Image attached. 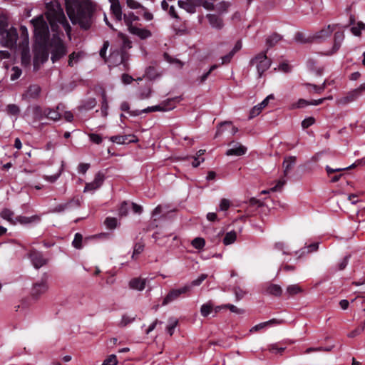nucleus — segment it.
<instances>
[{
	"instance_id": "obj_1",
	"label": "nucleus",
	"mask_w": 365,
	"mask_h": 365,
	"mask_svg": "<svg viewBox=\"0 0 365 365\" xmlns=\"http://www.w3.org/2000/svg\"><path fill=\"white\" fill-rule=\"evenodd\" d=\"M46 19L51 30L54 32L53 38L48 39V26L44 16L41 15L31 21L34 29L36 44L34 46V66L38 69L41 64L47 61L48 53L51 54V60L54 63L66 54V48L58 36L59 25L62 26L69 34L71 26L64 15L63 9L56 1L46 4Z\"/></svg>"
},
{
	"instance_id": "obj_2",
	"label": "nucleus",
	"mask_w": 365,
	"mask_h": 365,
	"mask_svg": "<svg viewBox=\"0 0 365 365\" xmlns=\"http://www.w3.org/2000/svg\"><path fill=\"white\" fill-rule=\"evenodd\" d=\"M67 14L73 24H78L84 29L92 24L94 4L89 0H65Z\"/></svg>"
},
{
	"instance_id": "obj_3",
	"label": "nucleus",
	"mask_w": 365,
	"mask_h": 365,
	"mask_svg": "<svg viewBox=\"0 0 365 365\" xmlns=\"http://www.w3.org/2000/svg\"><path fill=\"white\" fill-rule=\"evenodd\" d=\"M215 0H180L178 5L189 13L195 12V6H202L207 10L216 9L218 11H223L228 7V4L222 1L214 6Z\"/></svg>"
},
{
	"instance_id": "obj_4",
	"label": "nucleus",
	"mask_w": 365,
	"mask_h": 365,
	"mask_svg": "<svg viewBox=\"0 0 365 365\" xmlns=\"http://www.w3.org/2000/svg\"><path fill=\"white\" fill-rule=\"evenodd\" d=\"M182 100V96H175L173 98H168L165 101H163L160 103L148 106L143 110H134L130 112L131 116H138L142 113H148L151 112H167L174 109L177 104Z\"/></svg>"
},
{
	"instance_id": "obj_5",
	"label": "nucleus",
	"mask_w": 365,
	"mask_h": 365,
	"mask_svg": "<svg viewBox=\"0 0 365 365\" xmlns=\"http://www.w3.org/2000/svg\"><path fill=\"white\" fill-rule=\"evenodd\" d=\"M18 34L14 28L5 29L0 27V43L6 48H12L16 46Z\"/></svg>"
},
{
	"instance_id": "obj_6",
	"label": "nucleus",
	"mask_w": 365,
	"mask_h": 365,
	"mask_svg": "<svg viewBox=\"0 0 365 365\" xmlns=\"http://www.w3.org/2000/svg\"><path fill=\"white\" fill-rule=\"evenodd\" d=\"M191 291V286H183L178 289H171L167 295L163 298L162 306H165L180 297L189 296Z\"/></svg>"
},
{
	"instance_id": "obj_7",
	"label": "nucleus",
	"mask_w": 365,
	"mask_h": 365,
	"mask_svg": "<svg viewBox=\"0 0 365 365\" xmlns=\"http://www.w3.org/2000/svg\"><path fill=\"white\" fill-rule=\"evenodd\" d=\"M250 64L256 67L258 76L261 77L263 73L270 67L271 61L265 53H260L251 60Z\"/></svg>"
},
{
	"instance_id": "obj_8",
	"label": "nucleus",
	"mask_w": 365,
	"mask_h": 365,
	"mask_svg": "<svg viewBox=\"0 0 365 365\" xmlns=\"http://www.w3.org/2000/svg\"><path fill=\"white\" fill-rule=\"evenodd\" d=\"M48 274L44 273L39 282L34 283L31 290V296L32 299L37 300L42 294L47 292L48 289Z\"/></svg>"
},
{
	"instance_id": "obj_9",
	"label": "nucleus",
	"mask_w": 365,
	"mask_h": 365,
	"mask_svg": "<svg viewBox=\"0 0 365 365\" xmlns=\"http://www.w3.org/2000/svg\"><path fill=\"white\" fill-rule=\"evenodd\" d=\"M21 30L24 40L21 45V63L24 66H27L30 63V54L29 49V35L27 29L25 26H21Z\"/></svg>"
},
{
	"instance_id": "obj_10",
	"label": "nucleus",
	"mask_w": 365,
	"mask_h": 365,
	"mask_svg": "<svg viewBox=\"0 0 365 365\" xmlns=\"http://www.w3.org/2000/svg\"><path fill=\"white\" fill-rule=\"evenodd\" d=\"M332 96H328L324 98H319L317 100H311L307 101L303 98H300L297 102L293 103L289 106L290 110H294L297 108H303L308 106H318L323 103L324 101L327 100H332Z\"/></svg>"
},
{
	"instance_id": "obj_11",
	"label": "nucleus",
	"mask_w": 365,
	"mask_h": 365,
	"mask_svg": "<svg viewBox=\"0 0 365 365\" xmlns=\"http://www.w3.org/2000/svg\"><path fill=\"white\" fill-rule=\"evenodd\" d=\"M337 25L329 24L320 30L310 34L309 38L311 40L324 41L327 39L336 29Z\"/></svg>"
},
{
	"instance_id": "obj_12",
	"label": "nucleus",
	"mask_w": 365,
	"mask_h": 365,
	"mask_svg": "<svg viewBox=\"0 0 365 365\" xmlns=\"http://www.w3.org/2000/svg\"><path fill=\"white\" fill-rule=\"evenodd\" d=\"M105 179V173L103 171H98L95 175L94 179L92 182L86 183L83 192H94L101 187Z\"/></svg>"
},
{
	"instance_id": "obj_13",
	"label": "nucleus",
	"mask_w": 365,
	"mask_h": 365,
	"mask_svg": "<svg viewBox=\"0 0 365 365\" xmlns=\"http://www.w3.org/2000/svg\"><path fill=\"white\" fill-rule=\"evenodd\" d=\"M29 258L36 269H39L47 264L48 259L43 257L42 252L32 250L29 254Z\"/></svg>"
},
{
	"instance_id": "obj_14",
	"label": "nucleus",
	"mask_w": 365,
	"mask_h": 365,
	"mask_svg": "<svg viewBox=\"0 0 365 365\" xmlns=\"http://www.w3.org/2000/svg\"><path fill=\"white\" fill-rule=\"evenodd\" d=\"M274 96L272 93L267 96L260 103L255 106L250 111L249 119H252L259 115L262 110L267 106L269 100H274Z\"/></svg>"
},
{
	"instance_id": "obj_15",
	"label": "nucleus",
	"mask_w": 365,
	"mask_h": 365,
	"mask_svg": "<svg viewBox=\"0 0 365 365\" xmlns=\"http://www.w3.org/2000/svg\"><path fill=\"white\" fill-rule=\"evenodd\" d=\"M110 140L113 143H115L117 144H129L131 143H136L138 142V138L136 135L134 134H129V135H113L110 138Z\"/></svg>"
},
{
	"instance_id": "obj_16",
	"label": "nucleus",
	"mask_w": 365,
	"mask_h": 365,
	"mask_svg": "<svg viewBox=\"0 0 365 365\" xmlns=\"http://www.w3.org/2000/svg\"><path fill=\"white\" fill-rule=\"evenodd\" d=\"M344 35L341 31H336L334 34V45L329 51L325 53V55L331 56L335 53L341 47V45L344 41Z\"/></svg>"
},
{
	"instance_id": "obj_17",
	"label": "nucleus",
	"mask_w": 365,
	"mask_h": 365,
	"mask_svg": "<svg viewBox=\"0 0 365 365\" xmlns=\"http://www.w3.org/2000/svg\"><path fill=\"white\" fill-rule=\"evenodd\" d=\"M41 221V216L34 215L31 217L17 216L15 217L14 225L20 223L21 225L37 224Z\"/></svg>"
},
{
	"instance_id": "obj_18",
	"label": "nucleus",
	"mask_w": 365,
	"mask_h": 365,
	"mask_svg": "<svg viewBox=\"0 0 365 365\" xmlns=\"http://www.w3.org/2000/svg\"><path fill=\"white\" fill-rule=\"evenodd\" d=\"M96 104V99L95 98L89 97L82 100L77 108L80 112L88 111L93 109Z\"/></svg>"
},
{
	"instance_id": "obj_19",
	"label": "nucleus",
	"mask_w": 365,
	"mask_h": 365,
	"mask_svg": "<svg viewBox=\"0 0 365 365\" xmlns=\"http://www.w3.org/2000/svg\"><path fill=\"white\" fill-rule=\"evenodd\" d=\"M247 148L245 146L241 145L239 143H237L235 145L234 148L228 149L226 151V155L227 156H230V155L242 156L247 153Z\"/></svg>"
},
{
	"instance_id": "obj_20",
	"label": "nucleus",
	"mask_w": 365,
	"mask_h": 365,
	"mask_svg": "<svg viewBox=\"0 0 365 365\" xmlns=\"http://www.w3.org/2000/svg\"><path fill=\"white\" fill-rule=\"evenodd\" d=\"M307 67L309 70L315 72L317 74H321L323 71V68L314 56L309 57L307 59Z\"/></svg>"
},
{
	"instance_id": "obj_21",
	"label": "nucleus",
	"mask_w": 365,
	"mask_h": 365,
	"mask_svg": "<svg viewBox=\"0 0 365 365\" xmlns=\"http://www.w3.org/2000/svg\"><path fill=\"white\" fill-rule=\"evenodd\" d=\"M128 31L132 34L136 35L142 39H145L150 36V32L148 30L140 29L133 25H129Z\"/></svg>"
},
{
	"instance_id": "obj_22",
	"label": "nucleus",
	"mask_w": 365,
	"mask_h": 365,
	"mask_svg": "<svg viewBox=\"0 0 365 365\" xmlns=\"http://www.w3.org/2000/svg\"><path fill=\"white\" fill-rule=\"evenodd\" d=\"M146 285V279L140 277H135L130 279L129 282V287L132 289L142 291L145 289Z\"/></svg>"
},
{
	"instance_id": "obj_23",
	"label": "nucleus",
	"mask_w": 365,
	"mask_h": 365,
	"mask_svg": "<svg viewBox=\"0 0 365 365\" xmlns=\"http://www.w3.org/2000/svg\"><path fill=\"white\" fill-rule=\"evenodd\" d=\"M297 162V158L294 156H289L288 158H284L283 161V168L284 169V175L287 176L289 172L294 168L295 163Z\"/></svg>"
},
{
	"instance_id": "obj_24",
	"label": "nucleus",
	"mask_w": 365,
	"mask_h": 365,
	"mask_svg": "<svg viewBox=\"0 0 365 365\" xmlns=\"http://www.w3.org/2000/svg\"><path fill=\"white\" fill-rule=\"evenodd\" d=\"M110 11L116 21H120L122 20L121 6L118 1L110 2Z\"/></svg>"
},
{
	"instance_id": "obj_25",
	"label": "nucleus",
	"mask_w": 365,
	"mask_h": 365,
	"mask_svg": "<svg viewBox=\"0 0 365 365\" xmlns=\"http://www.w3.org/2000/svg\"><path fill=\"white\" fill-rule=\"evenodd\" d=\"M241 48H242V42L240 41H238L234 46L232 51L228 54L222 57V63L224 64V63H229L231 61V59L232 58V57L234 56V55L237 52H238Z\"/></svg>"
},
{
	"instance_id": "obj_26",
	"label": "nucleus",
	"mask_w": 365,
	"mask_h": 365,
	"mask_svg": "<svg viewBox=\"0 0 365 365\" xmlns=\"http://www.w3.org/2000/svg\"><path fill=\"white\" fill-rule=\"evenodd\" d=\"M358 93H348L346 96L337 99L336 103L339 106H346L354 101L358 97Z\"/></svg>"
},
{
	"instance_id": "obj_27",
	"label": "nucleus",
	"mask_w": 365,
	"mask_h": 365,
	"mask_svg": "<svg viewBox=\"0 0 365 365\" xmlns=\"http://www.w3.org/2000/svg\"><path fill=\"white\" fill-rule=\"evenodd\" d=\"M266 292L274 297H280L282 294V287L276 284H269L266 288Z\"/></svg>"
},
{
	"instance_id": "obj_28",
	"label": "nucleus",
	"mask_w": 365,
	"mask_h": 365,
	"mask_svg": "<svg viewBox=\"0 0 365 365\" xmlns=\"http://www.w3.org/2000/svg\"><path fill=\"white\" fill-rule=\"evenodd\" d=\"M303 289L299 287L298 284H292L287 287L286 292L284 293V296L287 298H289V297L296 295L299 293L303 292Z\"/></svg>"
},
{
	"instance_id": "obj_29",
	"label": "nucleus",
	"mask_w": 365,
	"mask_h": 365,
	"mask_svg": "<svg viewBox=\"0 0 365 365\" xmlns=\"http://www.w3.org/2000/svg\"><path fill=\"white\" fill-rule=\"evenodd\" d=\"M43 113L45 117L54 121L59 120L61 117V113L59 111L49 108H45L43 110Z\"/></svg>"
},
{
	"instance_id": "obj_30",
	"label": "nucleus",
	"mask_w": 365,
	"mask_h": 365,
	"mask_svg": "<svg viewBox=\"0 0 365 365\" xmlns=\"http://www.w3.org/2000/svg\"><path fill=\"white\" fill-rule=\"evenodd\" d=\"M73 204L75 205L76 207L80 206V202L78 199L77 200L72 199L71 200H70L64 204H59L57 206H56L54 211L58 212H63L65 210L69 208L71 206V205H73Z\"/></svg>"
},
{
	"instance_id": "obj_31",
	"label": "nucleus",
	"mask_w": 365,
	"mask_h": 365,
	"mask_svg": "<svg viewBox=\"0 0 365 365\" xmlns=\"http://www.w3.org/2000/svg\"><path fill=\"white\" fill-rule=\"evenodd\" d=\"M207 18L210 24L213 28L215 29H221L223 26L222 21L220 18L215 15L209 14L207 15Z\"/></svg>"
},
{
	"instance_id": "obj_32",
	"label": "nucleus",
	"mask_w": 365,
	"mask_h": 365,
	"mask_svg": "<svg viewBox=\"0 0 365 365\" xmlns=\"http://www.w3.org/2000/svg\"><path fill=\"white\" fill-rule=\"evenodd\" d=\"M214 304L211 301L203 304L200 307L201 315L204 317H207L212 311Z\"/></svg>"
},
{
	"instance_id": "obj_33",
	"label": "nucleus",
	"mask_w": 365,
	"mask_h": 365,
	"mask_svg": "<svg viewBox=\"0 0 365 365\" xmlns=\"http://www.w3.org/2000/svg\"><path fill=\"white\" fill-rule=\"evenodd\" d=\"M101 115L103 117L108 115V103L107 100L106 93H101Z\"/></svg>"
},
{
	"instance_id": "obj_34",
	"label": "nucleus",
	"mask_w": 365,
	"mask_h": 365,
	"mask_svg": "<svg viewBox=\"0 0 365 365\" xmlns=\"http://www.w3.org/2000/svg\"><path fill=\"white\" fill-rule=\"evenodd\" d=\"M104 225L108 229L114 230L120 225V223H118L117 218L107 217L104 221Z\"/></svg>"
},
{
	"instance_id": "obj_35",
	"label": "nucleus",
	"mask_w": 365,
	"mask_h": 365,
	"mask_svg": "<svg viewBox=\"0 0 365 365\" xmlns=\"http://www.w3.org/2000/svg\"><path fill=\"white\" fill-rule=\"evenodd\" d=\"M1 217L9 221L10 223L14 225L15 219H13L14 212L11 210L4 208L0 213Z\"/></svg>"
},
{
	"instance_id": "obj_36",
	"label": "nucleus",
	"mask_w": 365,
	"mask_h": 365,
	"mask_svg": "<svg viewBox=\"0 0 365 365\" xmlns=\"http://www.w3.org/2000/svg\"><path fill=\"white\" fill-rule=\"evenodd\" d=\"M237 238V234L235 231H230L225 234L223 239V243L225 245H229L235 242Z\"/></svg>"
},
{
	"instance_id": "obj_37",
	"label": "nucleus",
	"mask_w": 365,
	"mask_h": 365,
	"mask_svg": "<svg viewBox=\"0 0 365 365\" xmlns=\"http://www.w3.org/2000/svg\"><path fill=\"white\" fill-rule=\"evenodd\" d=\"M365 329V319L353 331L348 334V337L354 338L361 334Z\"/></svg>"
},
{
	"instance_id": "obj_38",
	"label": "nucleus",
	"mask_w": 365,
	"mask_h": 365,
	"mask_svg": "<svg viewBox=\"0 0 365 365\" xmlns=\"http://www.w3.org/2000/svg\"><path fill=\"white\" fill-rule=\"evenodd\" d=\"M169 324L166 327V331L170 336L174 334L175 329L178 324V320L174 317H170L168 319Z\"/></svg>"
},
{
	"instance_id": "obj_39",
	"label": "nucleus",
	"mask_w": 365,
	"mask_h": 365,
	"mask_svg": "<svg viewBox=\"0 0 365 365\" xmlns=\"http://www.w3.org/2000/svg\"><path fill=\"white\" fill-rule=\"evenodd\" d=\"M285 183H286V181L284 180H279L277 182V183L276 184V185H274V187H272V188H270L268 190H262L261 192V193L262 194H267V193H269L270 192L280 191Z\"/></svg>"
},
{
	"instance_id": "obj_40",
	"label": "nucleus",
	"mask_w": 365,
	"mask_h": 365,
	"mask_svg": "<svg viewBox=\"0 0 365 365\" xmlns=\"http://www.w3.org/2000/svg\"><path fill=\"white\" fill-rule=\"evenodd\" d=\"M6 111L10 115H18L20 113V108L16 104H9L6 108Z\"/></svg>"
},
{
	"instance_id": "obj_41",
	"label": "nucleus",
	"mask_w": 365,
	"mask_h": 365,
	"mask_svg": "<svg viewBox=\"0 0 365 365\" xmlns=\"http://www.w3.org/2000/svg\"><path fill=\"white\" fill-rule=\"evenodd\" d=\"M82 241H83V235L77 232L75 234L74 239L72 242V245L78 250H80L82 248Z\"/></svg>"
},
{
	"instance_id": "obj_42",
	"label": "nucleus",
	"mask_w": 365,
	"mask_h": 365,
	"mask_svg": "<svg viewBox=\"0 0 365 365\" xmlns=\"http://www.w3.org/2000/svg\"><path fill=\"white\" fill-rule=\"evenodd\" d=\"M227 125H229V126L232 125V122L231 121H224V122H221L220 123H219V125L217 126L215 138H217L221 135V134L225 130L224 127L227 126Z\"/></svg>"
},
{
	"instance_id": "obj_43",
	"label": "nucleus",
	"mask_w": 365,
	"mask_h": 365,
	"mask_svg": "<svg viewBox=\"0 0 365 365\" xmlns=\"http://www.w3.org/2000/svg\"><path fill=\"white\" fill-rule=\"evenodd\" d=\"M138 19V17L133 13L130 12L128 14L124 15V21L129 29V25H132V22L135 21Z\"/></svg>"
},
{
	"instance_id": "obj_44",
	"label": "nucleus",
	"mask_w": 365,
	"mask_h": 365,
	"mask_svg": "<svg viewBox=\"0 0 365 365\" xmlns=\"http://www.w3.org/2000/svg\"><path fill=\"white\" fill-rule=\"evenodd\" d=\"M128 204L126 201H123L118 209V215L120 217H125L128 214Z\"/></svg>"
},
{
	"instance_id": "obj_45",
	"label": "nucleus",
	"mask_w": 365,
	"mask_h": 365,
	"mask_svg": "<svg viewBox=\"0 0 365 365\" xmlns=\"http://www.w3.org/2000/svg\"><path fill=\"white\" fill-rule=\"evenodd\" d=\"M191 245L197 250H200L204 247L205 241L202 237H195L192 240Z\"/></svg>"
},
{
	"instance_id": "obj_46",
	"label": "nucleus",
	"mask_w": 365,
	"mask_h": 365,
	"mask_svg": "<svg viewBox=\"0 0 365 365\" xmlns=\"http://www.w3.org/2000/svg\"><path fill=\"white\" fill-rule=\"evenodd\" d=\"M145 245L142 242H136L133 247V252L132 255V258H134L135 256L140 255L144 250Z\"/></svg>"
},
{
	"instance_id": "obj_47",
	"label": "nucleus",
	"mask_w": 365,
	"mask_h": 365,
	"mask_svg": "<svg viewBox=\"0 0 365 365\" xmlns=\"http://www.w3.org/2000/svg\"><path fill=\"white\" fill-rule=\"evenodd\" d=\"M249 209H252V211L255 210L257 207L263 206V202L256 199L255 197H251L249 200Z\"/></svg>"
},
{
	"instance_id": "obj_48",
	"label": "nucleus",
	"mask_w": 365,
	"mask_h": 365,
	"mask_svg": "<svg viewBox=\"0 0 365 365\" xmlns=\"http://www.w3.org/2000/svg\"><path fill=\"white\" fill-rule=\"evenodd\" d=\"M207 277V274H201L196 279L191 282L190 284H185L186 286L192 287L199 286L202 284V282Z\"/></svg>"
},
{
	"instance_id": "obj_49",
	"label": "nucleus",
	"mask_w": 365,
	"mask_h": 365,
	"mask_svg": "<svg viewBox=\"0 0 365 365\" xmlns=\"http://www.w3.org/2000/svg\"><path fill=\"white\" fill-rule=\"evenodd\" d=\"M135 317H136V315H135L134 317H130L127 314H124L123 315L122 317V319H121V322H120V326L121 327H126L128 324L133 322L135 319Z\"/></svg>"
},
{
	"instance_id": "obj_50",
	"label": "nucleus",
	"mask_w": 365,
	"mask_h": 365,
	"mask_svg": "<svg viewBox=\"0 0 365 365\" xmlns=\"http://www.w3.org/2000/svg\"><path fill=\"white\" fill-rule=\"evenodd\" d=\"M224 308L228 309L230 312L237 314H242L245 313L244 309L237 308L236 306L231 304H224Z\"/></svg>"
},
{
	"instance_id": "obj_51",
	"label": "nucleus",
	"mask_w": 365,
	"mask_h": 365,
	"mask_svg": "<svg viewBox=\"0 0 365 365\" xmlns=\"http://www.w3.org/2000/svg\"><path fill=\"white\" fill-rule=\"evenodd\" d=\"M118 359L115 354L108 356L103 362L102 365H116Z\"/></svg>"
},
{
	"instance_id": "obj_52",
	"label": "nucleus",
	"mask_w": 365,
	"mask_h": 365,
	"mask_svg": "<svg viewBox=\"0 0 365 365\" xmlns=\"http://www.w3.org/2000/svg\"><path fill=\"white\" fill-rule=\"evenodd\" d=\"M43 110L44 109H43L40 106H35L33 108L34 115L38 119H42L45 117Z\"/></svg>"
},
{
	"instance_id": "obj_53",
	"label": "nucleus",
	"mask_w": 365,
	"mask_h": 365,
	"mask_svg": "<svg viewBox=\"0 0 365 365\" xmlns=\"http://www.w3.org/2000/svg\"><path fill=\"white\" fill-rule=\"evenodd\" d=\"M278 71L284 73H289L292 71V66L287 62L283 61L279 63Z\"/></svg>"
},
{
	"instance_id": "obj_54",
	"label": "nucleus",
	"mask_w": 365,
	"mask_h": 365,
	"mask_svg": "<svg viewBox=\"0 0 365 365\" xmlns=\"http://www.w3.org/2000/svg\"><path fill=\"white\" fill-rule=\"evenodd\" d=\"M365 29V25L363 23H358L356 26L351 28V32L355 36H359L361 30Z\"/></svg>"
},
{
	"instance_id": "obj_55",
	"label": "nucleus",
	"mask_w": 365,
	"mask_h": 365,
	"mask_svg": "<svg viewBox=\"0 0 365 365\" xmlns=\"http://www.w3.org/2000/svg\"><path fill=\"white\" fill-rule=\"evenodd\" d=\"M21 75V70L19 67L14 66L12 68L11 73V79L12 81H15L17 78H19Z\"/></svg>"
},
{
	"instance_id": "obj_56",
	"label": "nucleus",
	"mask_w": 365,
	"mask_h": 365,
	"mask_svg": "<svg viewBox=\"0 0 365 365\" xmlns=\"http://www.w3.org/2000/svg\"><path fill=\"white\" fill-rule=\"evenodd\" d=\"M315 123V118L314 117H309L304 119L302 122V127L305 129L308 128Z\"/></svg>"
},
{
	"instance_id": "obj_57",
	"label": "nucleus",
	"mask_w": 365,
	"mask_h": 365,
	"mask_svg": "<svg viewBox=\"0 0 365 365\" xmlns=\"http://www.w3.org/2000/svg\"><path fill=\"white\" fill-rule=\"evenodd\" d=\"M88 136L90 140L95 144L99 145L103 141L102 137L99 134L91 133L88 135Z\"/></svg>"
},
{
	"instance_id": "obj_58",
	"label": "nucleus",
	"mask_w": 365,
	"mask_h": 365,
	"mask_svg": "<svg viewBox=\"0 0 365 365\" xmlns=\"http://www.w3.org/2000/svg\"><path fill=\"white\" fill-rule=\"evenodd\" d=\"M230 207V202L229 200L223 198L221 200L219 207L221 211H226Z\"/></svg>"
},
{
	"instance_id": "obj_59",
	"label": "nucleus",
	"mask_w": 365,
	"mask_h": 365,
	"mask_svg": "<svg viewBox=\"0 0 365 365\" xmlns=\"http://www.w3.org/2000/svg\"><path fill=\"white\" fill-rule=\"evenodd\" d=\"M127 6L131 9H138L143 8V6L135 0H127Z\"/></svg>"
},
{
	"instance_id": "obj_60",
	"label": "nucleus",
	"mask_w": 365,
	"mask_h": 365,
	"mask_svg": "<svg viewBox=\"0 0 365 365\" xmlns=\"http://www.w3.org/2000/svg\"><path fill=\"white\" fill-rule=\"evenodd\" d=\"M286 347H279L277 344H271L269 346V350L272 353H282L285 350Z\"/></svg>"
},
{
	"instance_id": "obj_61",
	"label": "nucleus",
	"mask_w": 365,
	"mask_h": 365,
	"mask_svg": "<svg viewBox=\"0 0 365 365\" xmlns=\"http://www.w3.org/2000/svg\"><path fill=\"white\" fill-rule=\"evenodd\" d=\"M280 40V36L277 34H274L271 36H269L267 39V43L269 46H274L276 43H277Z\"/></svg>"
},
{
	"instance_id": "obj_62",
	"label": "nucleus",
	"mask_w": 365,
	"mask_h": 365,
	"mask_svg": "<svg viewBox=\"0 0 365 365\" xmlns=\"http://www.w3.org/2000/svg\"><path fill=\"white\" fill-rule=\"evenodd\" d=\"M39 96V93H23L22 99L30 101L32 99H37Z\"/></svg>"
},
{
	"instance_id": "obj_63",
	"label": "nucleus",
	"mask_w": 365,
	"mask_h": 365,
	"mask_svg": "<svg viewBox=\"0 0 365 365\" xmlns=\"http://www.w3.org/2000/svg\"><path fill=\"white\" fill-rule=\"evenodd\" d=\"M108 47H109V42L108 41H104L103 47L101 48L100 52H99L101 57L103 59H106V51H107V49L108 48Z\"/></svg>"
},
{
	"instance_id": "obj_64",
	"label": "nucleus",
	"mask_w": 365,
	"mask_h": 365,
	"mask_svg": "<svg viewBox=\"0 0 365 365\" xmlns=\"http://www.w3.org/2000/svg\"><path fill=\"white\" fill-rule=\"evenodd\" d=\"M90 168L89 163H81L78 166V171L79 173L85 174Z\"/></svg>"
}]
</instances>
